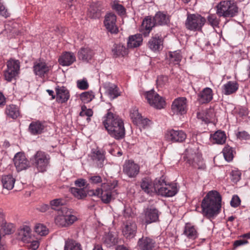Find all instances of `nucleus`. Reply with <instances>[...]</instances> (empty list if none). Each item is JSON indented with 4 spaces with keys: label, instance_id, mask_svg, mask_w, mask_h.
I'll use <instances>...</instances> for the list:
<instances>
[{
    "label": "nucleus",
    "instance_id": "obj_34",
    "mask_svg": "<svg viewBox=\"0 0 250 250\" xmlns=\"http://www.w3.org/2000/svg\"><path fill=\"white\" fill-rule=\"evenodd\" d=\"M214 110L212 109L207 110L206 112L203 111L197 113V117L202 121L208 124L211 122L214 117Z\"/></svg>",
    "mask_w": 250,
    "mask_h": 250
},
{
    "label": "nucleus",
    "instance_id": "obj_19",
    "mask_svg": "<svg viewBox=\"0 0 250 250\" xmlns=\"http://www.w3.org/2000/svg\"><path fill=\"white\" fill-rule=\"evenodd\" d=\"M136 230L137 226L134 221L128 220L124 223L122 232L124 235L127 238H131L134 237Z\"/></svg>",
    "mask_w": 250,
    "mask_h": 250
},
{
    "label": "nucleus",
    "instance_id": "obj_26",
    "mask_svg": "<svg viewBox=\"0 0 250 250\" xmlns=\"http://www.w3.org/2000/svg\"><path fill=\"white\" fill-rule=\"evenodd\" d=\"M76 60L74 53L70 52L63 53L59 59L60 64L62 66H69Z\"/></svg>",
    "mask_w": 250,
    "mask_h": 250
},
{
    "label": "nucleus",
    "instance_id": "obj_47",
    "mask_svg": "<svg viewBox=\"0 0 250 250\" xmlns=\"http://www.w3.org/2000/svg\"><path fill=\"white\" fill-rule=\"evenodd\" d=\"M112 9L116 11L119 15H124L125 14L126 11L125 8L117 1H114L111 4Z\"/></svg>",
    "mask_w": 250,
    "mask_h": 250
},
{
    "label": "nucleus",
    "instance_id": "obj_24",
    "mask_svg": "<svg viewBox=\"0 0 250 250\" xmlns=\"http://www.w3.org/2000/svg\"><path fill=\"white\" fill-rule=\"evenodd\" d=\"M56 91V101L60 103H66L70 97L69 91L64 86H57Z\"/></svg>",
    "mask_w": 250,
    "mask_h": 250
},
{
    "label": "nucleus",
    "instance_id": "obj_6",
    "mask_svg": "<svg viewBox=\"0 0 250 250\" xmlns=\"http://www.w3.org/2000/svg\"><path fill=\"white\" fill-rule=\"evenodd\" d=\"M77 218L72 214L71 209L63 207L59 211L58 215L55 218V223L62 227H67L71 225Z\"/></svg>",
    "mask_w": 250,
    "mask_h": 250
},
{
    "label": "nucleus",
    "instance_id": "obj_60",
    "mask_svg": "<svg viewBox=\"0 0 250 250\" xmlns=\"http://www.w3.org/2000/svg\"><path fill=\"white\" fill-rule=\"evenodd\" d=\"M0 14L5 18L9 17V14L7 12V10L3 6L2 3L0 2Z\"/></svg>",
    "mask_w": 250,
    "mask_h": 250
},
{
    "label": "nucleus",
    "instance_id": "obj_36",
    "mask_svg": "<svg viewBox=\"0 0 250 250\" xmlns=\"http://www.w3.org/2000/svg\"><path fill=\"white\" fill-rule=\"evenodd\" d=\"M1 182L3 188L11 190L14 188L15 179L11 175H4L2 177Z\"/></svg>",
    "mask_w": 250,
    "mask_h": 250
},
{
    "label": "nucleus",
    "instance_id": "obj_44",
    "mask_svg": "<svg viewBox=\"0 0 250 250\" xmlns=\"http://www.w3.org/2000/svg\"><path fill=\"white\" fill-rule=\"evenodd\" d=\"M70 191L72 194L77 199H82L87 196V193L84 188H71Z\"/></svg>",
    "mask_w": 250,
    "mask_h": 250
},
{
    "label": "nucleus",
    "instance_id": "obj_27",
    "mask_svg": "<svg viewBox=\"0 0 250 250\" xmlns=\"http://www.w3.org/2000/svg\"><path fill=\"white\" fill-rule=\"evenodd\" d=\"M103 10L100 3H94L90 5L88 11V16L91 19L99 18Z\"/></svg>",
    "mask_w": 250,
    "mask_h": 250
},
{
    "label": "nucleus",
    "instance_id": "obj_14",
    "mask_svg": "<svg viewBox=\"0 0 250 250\" xmlns=\"http://www.w3.org/2000/svg\"><path fill=\"white\" fill-rule=\"evenodd\" d=\"M116 21L117 17L113 13H108L104 16V25L107 31L112 34H117L119 31Z\"/></svg>",
    "mask_w": 250,
    "mask_h": 250
},
{
    "label": "nucleus",
    "instance_id": "obj_50",
    "mask_svg": "<svg viewBox=\"0 0 250 250\" xmlns=\"http://www.w3.org/2000/svg\"><path fill=\"white\" fill-rule=\"evenodd\" d=\"M93 111L92 109H87L85 105H83L81 107V111L79 115L80 116H87V121L89 122L90 121V117L93 115Z\"/></svg>",
    "mask_w": 250,
    "mask_h": 250
},
{
    "label": "nucleus",
    "instance_id": "obj_62",
    "mask_svg": "<svg viewBox=\"0 0 250 250\" xmlns=\"http://www.w3.org/2000/svg\"><path fill=\"white\" fill-rule=\"evenodd\" d=\"M62 204V200L60 199H54L50 202V205L53 208H54V207H58Z\"/></svg>",
    "mask_w": 250,
    "mask_h": 250
},
{
    "label": "nucleus",
    "instance_id": "obj_58",
    "mask_svg": "<svg viewBox=\"0 0 250 250\" xmlns=\"http://www.w3.org/2000/svg\"><path fill=\"white\" fill-rule=\"evenodd\" d=\"M89 180L91 183L94 184H99L102 182L101 177L98 175L90 177L89 178Z\"/></svg>",
    "mask_w": 250,
    "mask_h": 250
},
{
    "label": "nucleus",
    "instance_id": "obj_16",
    "mask_svg": "<svg viewBox=\"0 0 250 250\" xmlns=\"http://www.w3.org/2000/svg\"><path fill=\"white\" fill-rule=\"evenodd\" d=\"M13 161L18 171L25 169L29 167V162L22 152L17 153L14 157Z\"/></svg>",
    "mask_w": 250,
    "mask_h": 250
},
{
    "label": "nucleus",
    "instance_id": "obj_11",
    "mask_svg": "<svg viewBox=\"0 0 250 250\" xmlns=\"http://www.w3.org/2000/svg\"><path fill=\"white\" fill-rule=\"evenodd\" d=\"M31 161L40 172L45 171L47 168V157L45 152L38 151L31 158Z\"/></svg>",
    "mask_w": 250,
    "mask_h": 250
},
{
    "label": "nucleus",
    "instance_id": "obj_13",
    "mask_svg": "<svg viewBox=\"0 0 250 250\" xmlns=\"http://www.w3.org/2000/svg\"><path fill=\"white\" fill-rule=\"evenodd\" d=\"M171 110L174 114L183 115L187 111V100L185 97L175 99L171 105Z\"/></svg>",
    "mask_w": 250,
    "mask_h": 250
},
{
    "label": "nucleus",
    "instance_id": "obj_61",
    "mask_svg": "<svg viewBox=\"0 0 250 250\" xmlns=\"http://www.w3.org/2000/svg\"><path fill=\"white\" fill-rule=\"evenodd\" d=\"M149 122L150 121L148 119L146 118L143 119L142 117L141 119H140V121H138V123H137L136 125H140L145 127L148 125Z\"/></svg>",
    "mask_w": 250,
    "mask_h": 250
},
{
    "label": "nucleus",
    "instance_id": "obj_29",
    "mask_svg": "<svg viewBox=\"0 0 250 250\" xmlns=\"http://www.w3.org/2000/svg\"><path fill=\"white\" fill-rule=\"evenodd\" d=\"M94 53L92 50L89 47H83L78 52V58L79 60L88 62L91 60Z\"/></svg>",
    "mask_w": 250,
    "mask_h": 250
},
{
    "label": "nucleus",
    "instance_id": "obj_41",
    "mask_svg": "<svg viewBox=\"0 0 250 250\" xmlns=\"http://www.w3.org/2000/svg\"><path fill=\"white\" fill-rule=\"evenodd\" d=\"M114 57H123L128 53L127 49L123 44H115L112 49Z\"/></svg>",
    "mask_w": 250,
    "mask_h": 250
},
{
    "label": "nucleus",
    "instance_id": "obj_3",
    "mask_svg": "<svg viewBox=\"0 0 250 250\" xmlns=\"http://www.w3.org/2000/svg\"><path fill=\"white\" fill-rule=\"evenodd\" d=\"M184 159L186 163L194 168L200 169L206 168L201 155L198 152L197 148L193 147V145H190L186 149Z\"/></svg>",
    "mask_w": 250,
    "mask_h": 250
},
{
    "label": "nucleus",
    "instance_id": "obj_63",
    "mask_svg": "<svg viewBox=\"0 0 250 250\" xmlns=\"http://www.w3.org/2000/svg\"><path fill=\"white\" fill-rule=\"evenodd\" d=\"M85 181L83 179H79L75 181V184L78 187L82 188L85 185Z\"/></svg>",
    "mask_w": 250,
    "mask_h": 250
},
{
    "label": "nucleus",
    "instance_id": "obj_2",
    "mask_svg": "<svg viewBox=\"0 0 250 250\" xmlns=\"http://www.w3.org/2000/svg\"><path fill=\"white\" fill-rule=\"evenodd\" d=\"M221 199L219 192L209 191L202 202V213L204 216L211 219L217 215L221 207Z\"/></svg>",
    "mask_w": 250,
    "mask_h": 250
},
{
    "label": "nucleus",
    "instance_id": "obj_28",
    "mask_svg": "<svg viewBox=\"0 0 250 250\" xmlns=\"http://www.w3.org/2000/svg\"><path fill=\"white\" fill-rule=\"evenodd\" d=\"M239 85L235 81H229L224 84L222 87V92L226 95L235 93L238 89Z\"/></svg>",
    "mask_w": 250,
    "mask_h": 250
},
{
    "label": "nucleus",
    "instance_id": "obj_42",
    "mask_svg": "<svg viewBox=\"0 0 250 250\" xmlns=\"http://www.w3.org/2000/svg\"><path fill=\"white\" fill-rule=\"evenodd\" d=\"M184 234L189 238L191 239H195L197 237V232L194 226L190 224H186Z\"/></svg>",
    "mask_w": 250,
    "mask_h": 250
},
{
    "label": "nucleus",
    "instance_id": "obj_1",
    "mask_svg": "<svg viewBox=\"0 0 250 250\" xmlns=\"http://www.w3.org/2000/svg\"><path fill=\"white\" fill-rule=\"evenodd\" d=\"M103 125L111 137L121 140L125 136V128L123 120L118 115L108 111L104 117Z\"/></svg>",
    "mask_w": 250,
    "mask_h": 250
},
{
    "label": "nucleus",
    "instance_id": "obj_37",
    "mask_svg": "<svg viewBox=\"0 0 250 250\" xmlns=\"http://www.w3.org/2000/svg\"><path fill=\"white\" fill-rule=\"evenodd\" d=\"M106 92L111 98L114 99L120 95L117 86L113 83H108L104 85Z\"/></svg>",
    "mask_w": 250,
    "mask_h": 250
},
{
    "label": "nucleus",
    "instance_id": "obj_21",
    "mask_svg": "<svg viewBox=\"0 0 250 250\" xmlns=\"http://www.w3.org/2000/svg\"><path fill=\"white\" fill-rule=\"evenodd\" d=\"M213 98V92L209 87L204 88L197 95V101L199 103L203 104L209 103Z\"/></svg>",
    "mask_w": 250,
    "mask_h": 250
},
{
    "label": "nucleus",
    "instance_id": "obj_45",
    "mask_svg": "<svg viewBox=\"0 0 250 250\" xmlns=\"http://www.w3.org/2000/svg\"><path fill=\"white\" fill-rule=\"evenodd\" d=\"M64 250H82L80 243L73 240L66 241Z\"/></svg>",
    "mask_w": 250,
    "mask_h": 250
},
{
    "label": "nucleus",
    "instance_id": "obj_4",
    "mask_svg": "<svg viewBox=\"0 0 250 250\" xmlns=\"http://www.w3.org/2000/svg\"><path fill=\"white\" fill-rule=\"evenodd\" d=\"M117 181H113L105 183H103L101 188H100L99 197L102 202L105 204H108L113 200L118 194Z\"/></svg>",
    "mask_w": 250,
    "mask_h": 250
},
{
    "label": "nucleus",
    "instance_id": "obj_43",
    "mask_svg": "<svg viewBox=\"0 0 250 250\" xmlns=\"http://www.w3.org/2000/svg\"><path fill=\"white\" fill-rule=\"evenodd\" d=\"M1 224L0 231L3 235H9L14 231V226L12 223H7L4 222L0 223Z\"/></svg>",
    "mask_w": 250,
    "mask_h": 250
},
{
    "label": "nucleus",
    "instance_id": "obj_15",
    "mask_svg": "<svg viewBox=\"0 0 250 250\" xmlns=\"http://www.w3.org/2000/svg\"><path fill=\"white\" fill-rule=\"evenodd\" d=\"M166 139L173 143L182 142L186 138V133L181 130L171 129L167 132L165 135Z\"/></svg>",
    "mask_w": 250,
    "mask_h": 250
},
{
    "label": "nucleus",
    "instance_id": "obj_5",
    "mask_svg": "<svg viewBox=\"0 0 250 250\" xmlns=\"http://www.w3.org/2000/svg\"><path fill=\"white\" fill-rule=\"evenodd\" d=\"M216 14L224 18L233 17L238 12V7L233 0H222L216 5Z\"/></svg>",
    "mask_w": 250,
    "mask_h": 250
},
{
    "label": "nucleus",
    "instance_id": "obj_31",
    "mask_svg": "<svg viewBox=\"0 0 250 250\" xmlns=\"http://www.w3.org/2000/svg\"><path fill=\"white\" fill-rule=\"evenodd\" d=\"M153 21L156 25H167L169 22V16L163 12H158L154 17Z\"/></svg>",
    "mask_w": 250,
    "mask_h": 250
},
{
    "label": "nucleus",
    "instance_id": "obj_49",
    "mask_svg": "<svg viewBox=\"0 0 250 250\" xmlns=\"http://www.w3.org/2000/svg\"><path fill=\"white\" fill-rule=\"evenodd\" d=\"M130 116L132 121L134 124L138 123V121H140V119L142 117L141 115L138 112V110L136 107L133 108L131 109L130 112Z\"/></svg>",
    "mask_w": 250,
    "mask_h": 250
},
{
    "label": "nucleus",
    "instance_id": "obj_39",
    "mask_svg": "<svg viewBox=\"0 0 250 250\" xmlns=\"http://www.w3.org/2000/svg\"><path fill=\"white\" fill-rule=\"evenodd\" d=\"M211 138L213 143L222 145L226 142V135L225 132L218 130L211 136Z\"/></svg>",
    "mask_w": 250,
    "mask_h": 250
},
{
    "label": "nucleus",
    "instance_id": "obj_20",
    "mask_svg": "<svg viewBox=\"0 0 250 250\" xmlns=\"http://www.w3.org/2000/svg\"><path fill=\"white\" fill-rule=\"evenodd\" d=\"M31 229L29 226L23 225L18 231V238L25 243H28L32 240Z\"/></svg>",
    "mask_w": 250,
    "mask_h": 250
},
{
    "label": "nucleus",
    "instance_id": "obj_17",
    "mask_svg": "<svg viewBox=\"0 0 250 250\" xmlns=\"http://www.w3.org/2000/svg\"><path fill=\"white\" fill-rule=\"evenodd\" d=\"M139 169V166L132 161H126L123 165V172L129 178L135 177Z\"/></svg>",
    "mask_w": 250,
    "mask_h": 250
},
{
    "label": "nucleus",
    "instance_id": "obj_30",
    "mask_svg": "<svg viewBox=\"0 0 250 250\" xmlns=\"http://www.w3.org/2000/svg\"><path fill=\"white\" fill-rule=\"evenodd\" d=\"M142 42V36L140 34H137L128 37L127 45L128 48H136L140 46Z\"/></svg>",
    "mask_w": 250,
    "mask_h": 250
},
{
    "label": "nucleus",
    "instance_id": "obj_51",
    "mask_svg": "<svg viewBox=\"0 0 250 250\" xmlns=\"http://www.w3.org/2000/svg\"><path fill=\"white\" fill-rule=\"evenodd\" d=\"M46 226L43 224L41 223L37 224L34 228L35 232L41 236L46 235Z\"/></svg>",
    "mask_w": 250,
    "mask_h": 250
},
{
    "label": "nucleus",
    "instance_id": "obj_38",
    "mask_svg": "<svg viewBox=\"0 0 250 250\" xmlns=\"http://www.w3.org/2000/svg\"><path fill=\"white\" fill-rule=\"evenodd\" d=\"M156 24L153 21V19H152L151 17H147L144 19L142 23V28L146 30V32L144 33L145 36L148 35L152 28Z\"/></svg>",
    "mask_w": 250,
    "mask_h": 250
},
{
    "label": "nucleus",
    "instance_id": "obj_8",
    "mask_svg": "<svg viewBox=\"0 0 250 250\" xmlns=\"http://www.w3.org/2000/svg\"><path fill=\"white\" fill-rule=\"evenodd\" d=\"M156 192L165 197L174 196L178 191L176 184H167L165 181H159L156 184Z\"/></svg>",
    "mask_w": 250,
    "mask_h": 250
},
{
    "label": "nucleus",
    "instance_id": "obj_23",
    "mask_svg": "<svg viewBox=\"0 0 250 250\" xmlns=\"http://www.w3.org/2000/svg\"><path fill=\"white\" fill-rule=\"evenodd\" d=\"M158 183H154L151 179L149 178H143L141 182V188L147 194H151L156 192V184Z\"/></svg>",
    "mask_w": 250,
    "mask_h": 250
},
{
    "label": "nucleus",
    "instance_id": "obj_48",
    "mask_svg": "<svg viewBox=\"0 0 250 250\" xmlns=\"http://www.w3.org/2000/svg\"><path fill=\"white\" fill-rule=\"evenodd\" d=\"M94 98V95L92 91L84 92L80 95L81 100L84 103L90 102Z\"/></svg>",
    "mask_w": 250,
    "mask_h": 250
},
{
    "label": "nucleus",
    "instance_id": "obj_12",
    "mask_svg": "<svg viewBox=\"0 0 250 250\" xmlns=\"http://www.w3.org/2000/svg\"><path fill=\"white\" fill-rule=\"evenodd\" d=\"M20 62L18 60H10L7 62V69L4 71L5 79L10 82L19 73Z\"/></svg>",
    "mask_w": 250,
    "mask_h": 250
},
{
    "label": "nucleus",
    "instance_id": "obj_25",
    "mask_svg": "<svg viewBox=\"0 0 250 250\" xmlns=\"http://www.w3.org/2000/svg\"><path fill=\"white\" fill-rule=\"evenodd\" d=\"M138 246L143 250H152L156 246V243L154 240L149 237H142L139 239Z\"/></svg>",
    "mask_w": 250,
    "mask_h": 250
},
{
    "label": "nucleus",
    "instance_id": "obj_57",
    "mask_svg": "<svg viewBox=\"0 0 250 250\" xmlns=\"http://www.w3.org/2000/svg\"><path fill=\"white\" fill-rule=\"evenodd\" d=\"M28 244H29V245L27 246L28 249L31 250H36L39 246V242L38 241L33 240L32 237L31 242H30Z\"/></svg>",
    "mask_w": 250,
    "mask_h": 250
},
{
    "label": "nucleus",
    "instance_id": "obj_9",
    "mask_svg": "<svg viewBox=\"0 0 250 250\" xmlns=\"http://www.w3.org/2000/svg\"><path fill=\"white\" fill-rule=\"evenodd\" d=\"M145 96L151 106L159 109L164 108L166 105L164 99L154 90H151L146 92Z\"/></svg>",
    "mask_w": 250,
    "mask_h": 250
},
{
    "label": "nucleus",
    "instance_id": "obj_22",
    "mask_svg": "<svg viewBox=\"0 0 250 250\" xmlns=\"http://www.w3.org/2000/svg\"><path fill=\"white\" fill-rule=\"evenodd\" d=\"M90 157L94 164L98 167H102L105 161V155L103 151L99 150H92Z\"/></svg>",
    "mask_w": 250,
    "mask_h": 250
},
{
    "label": "nucleus",
    "instance_id": "obj_59",
    "mask_svg": "<svg viewBox=\"0 0 250 250\" xmlns=\"http://www.w3.org/2000/svg\"><path fill=\"white\" fill-rule=\"evenodd\" d=\"M237 137L243 140H249L250 139V135L247 132L243 131L238 133Z\"/></svg>",
    "mask_w": 250,
    "mask_h": 250
},
{
    "label": "nucleus",
    "instance_id": "obj_52",
    "mask_svg": "<svg viewBox=\"0 0 250 250\" xmlns=\"http://www.w3.org/2000/svg\"><path fill=\"white\" fill-rule=\"evenodd\" d=\"M157 86L163 87L168 83V78L167 76H160L157 78L156 81Z\"/></svg>",
    "mask_w": 250,
    "mask_h": 250
},
{
    "label": "nucleus",
    "instance_id": "obj_54",
    "mask_svg": "<svg viewBox=\"0 0 250 250\" xmlns=\"http://www.w3.org/2000/svg\"><path fill=\"white\" fill-rule=\"evenodd\" d=\"M231 181L234 183H237L241 178V173L239 171H232L231 173Z\"/></svg>",
    "mask_w": 250,
    "mask_h": 250
},
{
    "label": "nucleus",
    "instance_id": "obj_33",
    "mask_svg": "<svg viewBox=\"0 0 250 250\" xmlns=\"http://www.w3.org/2000/svg\"><path fill=\"white\" fill-rule=\"evenodd\" d=\"M45 126L40 121L32 122L29 125V131L32 135H38L42 132Z\"/></svg>",
    "mask_w": 250,
    "mask_h": 250
},
{
    "label": "nucleus",
    "instance_id": "obj_55",
    "mask_svg": "<svg viewBox=\"0 0 250 250\" xmlns=\"http://www.w3.org/2000/svg\"><path fill=\"white\" fill-rule=\"evenodd\" d=\"M77 86L80 89L85 90L88 88V83L85 80H79L77 81Z\"/></svg>",
    "mask_w": 250,
    "mask_h": 250
},
{
    "label": "nucleus",
    "instance_id": "obj_46",
    "mask_svg": "<svg viewBox=\"0 0 250 250\" xmlns=\"http://www.w3.org/2000/svg\"><path fill=\"white\" fill-rule=\"evenodd\" d=\"M222 152L225 160L228 162L231 161L233 158L232 148L226 146L223 149Z\"/></svg>",
    "mask_w": 250,
    "mask_h": 250
},
{
    "label": "nucleus",
    "instance_id": "obj_40",
    "mask_svg": "<svg viewBox=\"0 0 250 250\" xmlns=\"http://www.w3.org/2000/svg\"><path fill=\"white\" fill-rule=\"evenodd\" d=\"M33 67L35 74L41 77L47 72V66L44 62H36Z\"/></svg>",
    "mask_w": 250,
    "mask_h": 250
},
{
    "label": "nucleus",
    "instance_id": "obj_18",
    "mask_svg": "<svg viewBox=\"0 0 250 250\" xmlns=\"http://www.w3.org/2000/svg\"><path fill=\"white\" fill-rule=\"evenodd\" d=\"M148 47L154 52H159L163 48V39L161 35L155 34L148 42Z\"/></svg>",
    "mask_w": 250,
    "mask_h": 250
},
{
    "label": "nucleus",
    "instance_id": "obj_53",
    "mask_svg": "<svg viewBox=\"0 0 250 250\" xmlns=\"http://www.w3.org/2000/svg\"><path fill=\"white\" fill-rule=\"evenodd\" d=\"M208 23L213 27H217L219 21L215 15H210L208 17Z\"/></svg>",
    "mask_w": 250,
    "mask_h": 250
},
{
    "label": "nucleus",
    "instance_id": "obj_7",
    "mask_svg": "<svg viewBox=\"0 0 250 250\" xmlns=\"http://www.w3.org/2000/svg\"><path fill=\"white\" fill-rule=\"evenodd\" d=\"M206 21V19L199 14H188L185 26L189 30L200 31Z\"/></svg>",
    "mask_w": 250,
    "mask_h": 250
},
{
    "label": "nucleus",
    "instance_id": "obj_56",
    "mask_svg": "<svg viewBox=\"0 0 250 250\" xmlns=\"http://www.w3.org/2000/svg\"><path fill=\"white\" fill-rule=\"evenodd\" d=\"M240 204V199L237 195L233 196L230 201V205L232 207L236 208Z\"/></svg>",
    "mask_w": 250,
    "mask_h": 250
},
{
    "label": "nucleus",
    "instance_id": "obj_32",
    "mask_svg": "<svg viewBox=\"0 0 250 250\" xmlns=\"http://www.w3.org/2000/svg\"><path fill=\"white\" fill-rule=\"evenodd\" d=\"M182 56L180 50L170 51L167 57L169 64H179L181 61Z\"/></svg>",
    "mask_w": 250,
    "mask_h": 250
},
{
    "label": "nucleus",
    "instance_id": "obj_35",
    "mask_svg": "<svg viewBox=\"0 0 250 250\" xmlns=\"http://www.w3.org/2000/svg\"><path fill=\"white\" fill-rule=\"evenodd\" d=\"M5 113L9 118L15 119L20 115L18 107L14 104H9L6 106Z\"/></svg>",
    "mask_w": 250,
    "mask_h": 250
},
{
    "label": "nucleus",
    "instance_id": "obj_10",
    "mask_svg": "<svg viewBox=\"0 0 250 250\" xmlns=\"http://www.w3.org/2000/svg\"><path fill=\"white\" fill-rule=\"evenodd\" d=\"M161 212L154 207L146 208L141 216L142 222L147 225L159 221V217Z\"/></svg>",
    "mask_w": 250,
    "mask_h": 250
},
{
    "label": "nucleus",
    "instance_id": "obj_64",
    "mask_svg": "<svg viewBox=\"0 0 250 250\" xmlns=\"http://www.w3.org/2000/svg\"><path fill=\"white\" fill-rule=\"evenodd\" d=\"M248 242V241H247L246 240L239 239V240H237L235 241L234 242L233 245L235 247H237L240 246L247 244Z\"/></svg>",
    "mask_w": 250,
    "mask_h": 250
}]
</instances>
